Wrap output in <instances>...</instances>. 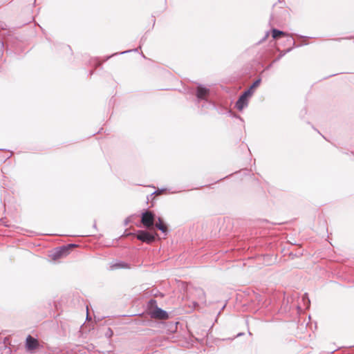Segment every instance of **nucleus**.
I'll return each instance as SVG.
<instances>
[{"label":"nucleus","instance_id":"obj_1","mask_svg":"<svg viewBox=\"0 0 354 354\" xmlns=\"http://www.w3.org/2000/svg\"><path fill=\"white\" fill-rule=\"evenodd\" d=\"M154 218V214L151 212L146 211L142 214L141 222L145 227L149 228L153 225Z\"/></svg>","mask_w":354,"mask_h":354},{"label":"nucleus","instance_id":"obj_2","mask_svg":"<svg viewBox=\"0 0 354 354\" xmlns=\"http://www.w3.org/2000/svg\"><path fill=\"white\" fill-rule=\"evenodd\" d=\"M136 237L138 240H140L142 242H145L146 243H151L155 239V237L153 235H152V234H149L148 232L144 231V230L138 231L136 234Z\"/></svg>","mask_w":354,"mask_h":354},{"label":"nucleus","instance_id":"obj_3","mask_svg":"<svg viewBox=\"0 0 354 354\" xmlns=\"http://www.w3.org/2000/svg\"><path fill=\"white\" fill-rule=\"evenodd\" d=\"M248 97H250L246 93H243L238 99L236 102V107L239 111L243 110L244 108L247 107L248 105Z\"/></svg>","mask_w":354,"mask_h":354},{"label":"nucleus","instance_id":"obj_4","mask_svg":"<svg viewBox=\"0 0 354 354\" xmlns=\"http://www.w3.org/2000/svg\"><path fill=\"white\" fill-rule=\"evenodd\" d=\"M38 346L39 342L35 338L31 337L30 335H28L26 337V347L27 350L32 351V350L37 348Z\"/></svg>","mask_w":354,"mask_h":354},{"label":"nucleus","instance_id":"obj_5","mask_svg":"<svg viewBox=\"0 0 354 354\" xmlns=\"http://www.w3.org/2000/svg\"><path fill=\"white\" fill-rule=\"evenodd\" d=\"M151 316L153 318L167 319L168 318V313L160 308H156L151 313Z\"/></svg>","mask_w":354,"mask_h":354},{"label":"nucleus","instance_id":"obj_6","mask_svg":"<svg viewBox=\"0 0 354 354\" xmlns=\"http://www.w3.org/2000/svg\"><path fill=\"white\" fill-rule=\"evenodd\" d=\"M209 93V89L205 86H199L197 88L196 96L198 99H203Z\"/></svg>","mask_w":354,"mask_h":354},{"label":"nucleus","instance_id":"obj_7","mask_svg":"<svg viewBox=\"0 0 354 354\" xmlns=\"http://www.w3.org/2000/svg\"><path fill=\"white\" fill-rule=\"evenodd\" d=\"M111 270L121 269V268H128V265L124 261H116L113 262L110 266Z\"/></svg>","mask_w":354,"mask_h":354},{"label":"nucleus","instance_id":"obj_8","mask_svg":"<svg viewBox=\"0 0 354 354\" xmlns=\"http://www.w3.org/2000/svg\"><path fill=\"white\" fill-rule=\"evenodd\" d=\"M261 81V79H258L256 81H254V83L250 86V87L244 93H246L248 95L251 96L254 93L253 89L260 84Z\"/></svg>","mask_w":354,"mask_h":354},{"label":"nucleus","instance_id":"obj_9","mask_svg":"<svg viewBox=\"0 0 354 354\" xmlns=\"http://www.w3.org/2000/svg\"><path fill=\"white\" fill-rule=\"evenodd\" d=\"M67 251V247L63 246L57 249V250L53 254V259H56L61 256L64 255Z\"/></svg>","mask_w":354,"mask_h":354},{"label":"nucleus","instance_id":"obj_10","mask_svg":"<svg viewBox=\"0 0 354 354\" xmlns=\"http://www.w3.org/2000/svg\"><path fill=\"white\" fill-rule=\"evenodd\" d=\"M156 226L162 233H166L167 231V227L163 225L160 218H158V222L156 223Z\"/></svg>","mask_w":354,"mask_h":354},{"label":"nucleus","instance_id":"obj_11","mask_svg":"<svg viewBox=\"0 0 354 354\" xmlns=\"http://www.w3.org/2000/svg\"><path fill=\"white\" fill-rule=\"evenodd\" d=\"M272 37L274 39H276L278 36L283 35L285 33L283 31H281V30H279L277 29H273L272 31Z\"/></svg>","mask_w":354,"mask_h":354},{"label":"nucleus","instance_id":"obj_12","mask_svg":"<svg viewBox=\"0 0 354 354\" xmlns=\"http://www.w3.org/2000/svg\"><path fill=\"white\" fill-rule=\"evenodd\" d=\"M196 291L198 293V296H199V298L201 299V300L203 301H205V292H203V290L201 289H198Z\"/></svg>","mask_w":354,"mask_h":354},{"label":"nucleus","instance_id":"obj_13","mask_svg":"<svg viewBox=\"0 0 354 354\" xmlns=\"http://www.w3.org/2000/svg\"><path fill=\"white\" fill-rule=\"evenodd\" d=\"M162 192V190H156L153 192V194H159Z\"/></svg>","mask_w":354,"mask_h":354},{"label":"nucleus","instance_id":"obj_14","mask_svg":"<svg viewBox=\"0 0 354 354\" xmlns=\"http://www.w3.org/2000/svg\"><path fill=\"white\" fill-rule=\"evenodd\" d=\"M131 50H126V51H124V52L120 53V54H122H122H125V53H129V52H131Z\"/></svg>","mask_w":354,"mask_h":354},{"label":"nucleus","instance_id":"obj_15","mask_svg":"<svg viewBox=\"0 0 354 354\" xmlns=\"http://www.w3.org/2000/svg\"><path fill=\"white\" fill-rule=\"evenodd\" d=\"M109 333H110V336H111L113 334V332L110 328H109Z\"/></svg>","mask_w":354,"mask_h":354},{"label":"nucleus","instance_id":"obj_16","mask_svg":"<svg viewBox=\"0 0 354 354\" xmlns=\"http://www.w3.org/2000/svg\"><path fill=\"white\" fill-rule=\"evenodd\" d=\"M283 55H280L277 59L274 60V62H277L278 60H279V59L282 57Z\"/></svg>","mask_w":354,"mask_h":354},{"label":"nucleus","instance_id":"obj_17","mask_svg":"<svg viewBox=\"0 0 354 354\" xmlns=\"http://www.w3.org/2000/svg\"><path fill=\"white\" fill-rule=\"evenodd\" d=\"M73 246H75L74 244H71V245H68V247H73Z\"/></svg>","mask_w":354,"mask_h":354},{"label":"nucleus","instance_id":"obj_18","mask_svg":"<svg viewBox=\"0 0 354 354\" xmlns=\"http://www.w3.org/2000/svg\"><path fill=\"white\" fill-rule=\"evenodd\" d=\"M128 223V221H125V224L127 225Z\"/></svg>","mask_w":354,"mask_h":354},{"label":"nucleus","instance_id":"obj_19","mask_svg":"<svg viewBox=\"0 0 354 354\" xmlns=\"http://www.w3.org/2000/svg\"><path fill=\"white\" fill-rule=\"evenodd\" d=\"M242 335V333H239L238 336Z\"/></svg>","mask_w":354,"mask_h":354}]
</instances>
